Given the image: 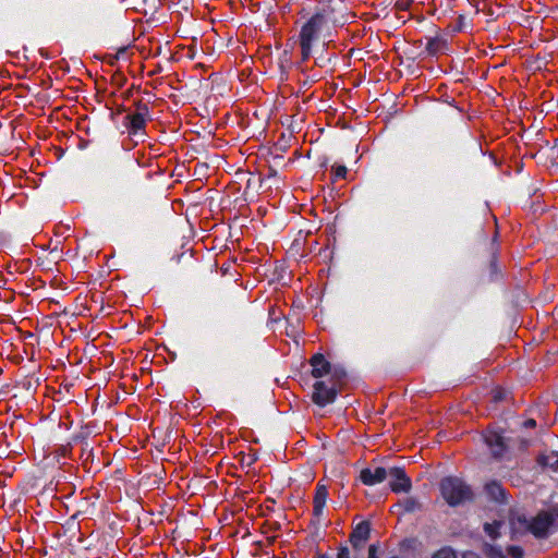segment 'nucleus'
I'll list each match as a JSON object with an SVG mask.
<instances>
[{
	"instance_id": "1",
	"label": "nucleus",
	"mask_w": 558,
	"mask_h": 558,
	"mask_svg": "<svg viewBox=\"0 0 558 558\" xmlns=\"http://www.w3.org/2000/svg\"><path fill=\"white\" fill-rule=\"evenodd\" d=\"M328 28L327 19L324 13H315L301 28L299 43L302 61L312 56L313 46L318 43L320 35Z\"/></svg>"
},
{
	"instance_id": "2",
	"label": "nucleus",
	"mask_w": 558,
	"mask_h": 558,
	"mask_svg": "<svg viewBox=\"0 0 558 558\" xmlns=\"http://www.w3.org/2000/svg\"><path fill=\"white\" fill-rule=\"evenodd\" d=\"M553 523V518L546 512L539 513L532 521L523 515H517L511 519L512 533L525 534L531 532L536 537H544Z\"/></svg>"
},
{
	"instance_id": "3",
	"label": "nucleus",
	"mask_w": 558,
	"mask_h": 558,
	"mask_svg": "<svg viewBox=\"0 0 558 558\" xmlns=\"http://www.w3.org/2000/svg\"><path fill=\"white\" fill-rule=\"evenodd\" d=\"M312 375L318 380L328 377L327 381L348 383V374L343 366L331 364L324 354L316 353L311 360Z\"/></svg>"
},
{
	"instance_id": "4",
	"label": "nucleus",
	"mask_w": 558,
	"mask_h": 558,
	"mask_svg": "<svg viewBox=\"0 0 558 558\" xmlns=\"http://www.w3.org/2000/svg\"><path fill=\"white\" fill-rule=\"evenodd\" d=\"M444 499L450 506H458L472 498V492L460 478L447 477L440 483Z\"/></svg>"
},
{
	"instance_id": "5",
	"label": "nucleus",
	"mask_w": 558,
	"mask_h": 558,
	"mask_svg": "<svg viewBox=\"0 0 558 558\" xmlns=\"http://www.w3.org/2000/svg\"><path fill=\"white\" fill-rule=\"evenodd\" d=\"M322 8L316 13H324L327 23L333 26H343L349 16V3L347 0H320Z\"/></svg>"
},
{
	"instance_id": "6",
	"label": "nucleus",
	"mask_w": 558,
	"mask_h": 558,
	"mask_svg": "<svg viewBox=\"0 0 558 558\" xmlns=\"http://www.w3.org/2000/svg\"><path fill=\"white\" fill-rule=\"evenodd\" d=\"M347 383L327 381L325 379L316 380L313 385L312 400L319 407H325L336 399Z\"/></svg>"
},
{
	"instance_id": "7",
	"label": "nucleus",
	"mask_w": 558,
	"mask_h": 558,
	"mask_svg": "<svg viewBox=\"0 0 558 558\" xmlns=\"http://www.w3.org/2000/svg\"><path fill=\"white\" fill-rule=\"evenodd\" d=\"M149 119V108L146 104L137 102L136 110L133 113H129L124 118V125L129 132V135L136 136L144 132L146 123Z\"/></svg>"
},
{
	"instance_id": "8",
	"label": "nucleus",
	"mask_w": 558,
	"mask_h": 558,
	"mask_svg": "<svg viewBox=\"0 0 558 558\" xmlns=\"http://www.w3.org/2000/svg\"><path fill=\"white\" fill-rule=\"evenodd\" d=\"M327 497H328V489H327V487L324 484L318 483L317 486H316L315 495H314V499H313V519H312V522L315 523V524H319L320 523V518H322L323 512H324V507L326 505Z\"/></svg>"
},
{
	"instance_id": "9",
	"label": "nucleus",
	"mask_w": 558,
	"mask_h": 558,
	"mask_svg": "<svg viewBox=\"0 0 558 558\" xmlns=\"http://www.w3.org/2000/svg\"><path fill=\"white\" fill-rule=\"evenodd\" d=\"M391 477L390 487L395 493H408L411 487V481L400 468H391L388 472Z\"/></svg>"
},
{
	"instance_id": "10",
	"label": "nucleus",
	"mask_w": 558,
	"mask_h": 558,
	"mask_svg": "<svg viewBox=\"0 0 558 558\" xmlns=\"http://www.w3.org/2000/svg\"><path fill=\"white\" fill-rule=\"evenodd\" d=\"M345 469L347 462L344 461H329L326 464V472L329 473L330 480L341 489H343L345 486Z\"/></svg>"
},
{
	"instance_id": "11",
	"label": "nucleus",
	"mask_w": 558,
	"mask_h": 558,
	"mask_svg": "<svg viewBox=\"0 0 558 558\" xmlns=\"http://www.w3.org/2000/svg\"><path fill=\"white\" fill-rule=\"evenodd\" d=\"M348 168L344 163L336 161L330 167V183L332 190L342 187V182L347 180Z\"/></svg>"
},
{
	"instance_id": "12",
	"label": "nucleus",
	"mask_w": 558,
	"mask_h": 558,
	"mask_svg": "<svg viewBox=\"0 0 558 558\" xmlns=\"http://www.w3.org/2000/svg\"><path fill=\"white\" fill-rule=\"evenodd\" d=\"M371 533V523L369 521L360 522L354 531L351 533V544L357 548L363 546V544L368 539Z\"/></svg>"
},
{
	"instance_id": "13",
	"label": "nucleus",
	"mask_w": 558,
	"mask_h": 558,
	"mask_svg": "<svg viewBox=\"0 0 558 558\" xmlns=\"http://www.w3.org/2000/svg\"><path fill=\"white\" fill-rule=\"evenodd\" d=\"M388 472L384 468H376L373 472L369 469H364L361 471L360 478L365 485H374L376 483H381Z\"/></svg>"
},
{
	"instance_id": "14",
	"label": "nucleus",
	"mask_w": 558,
	"mask_h": 558,
	"mask_svg": "<svg viewBox=\"0 0 558 558\" xmlns=\"http://www.w3.org/2000/svg\"><path fill=\"white\" fill-rule=\"evenodd\" d=\"M485 442L492 449L495 457H499L506 450L505 438L498 433H489L485 436Z\"/></svg>"
},
{
	"instance_id": "15",
	"label": "nucleus",
	"mask_w": 558,
	"mask_h": 558,
	"mask_svg": "<svg viewBox=\"0 0 558 558\" xmlns=\"http://www.w3.org/2000/svg\"><path fill=\"white\" fill-rule=\"evenodd\" d=\"M485 490L490 499L498 502H502L505 500V490L497 482L486 484Z\"/></svg>"
},
{
	"instance_id": "16",
	"label": "nucleus",
	"mask_w": 558,
	"mask_h": 558,
	"mask_svg": "<svg viewBox=\"0 0 558 558\" xmlns=\"http://www.w3.org/2000/svg\"><path fill=\"white\" fill-rule=\"evenodd\" d=\"M447 49V43L442 38H429L426 45V50L429 54H437Z\"/></svg>"
},
{
	"instance_id": "17",
	"label": "nucleus",
	"mask_w": 558,
	"mask_h": 558,
	"mask_svg": "<svg viewBox=\"0 0 558 558\" xmlns=\"http://www.w3.org/2000/svg\"><path fill=\"white\" fill-rule=\"evenodd\" d=\"M539 463L544 466L551 469L553 471H558V453L551 452L550 454L543 456L539 458Z\"/></svg>"
},
{
	"instance_id": "18",
	"label": "nucleus",
	"mask_w": 558,
	"mask_h": 558,
	"mask_svg": "<svg viewBox=\"0 0 558 558\" xmlns=\"http://www.w3.org/2000/svg\"><path fill=\"white\" fill-rule=\"evenodd\" d=\"M313 558H333L327 554H316ZM336 558H349V548L347 546H340L336 554Z\"/></svg>"
},
{
	"instance_id": "19",
	"label": "nucleus",
	"mask_w": 558,
	"mask_h": 558,
	"mask_svg": "<svg viewBox=\"0 0 558 558\" xmlns=\"http://www.w3.org/2000/svg\"><path fill=\"white\" fill-rule=\"evenodd\" d=\"M499 526V523L497 522H494V523H485L484 525V530L485 532L492 536L493 538H496L498 536V533H497V529Z\"/></svg>"
},
{
	"instance_id": "20",
	"label": "nucleus",
	"mask_w": 558,
	"mask_h": 558,
	"mask_svg": "<svg viewBox=\"0 0 558 558\" xmlns=\"http://www.w3.org/2000/svg\"><path fill=\"white\" fill-rule=\"evenodd\" d=\"M434 558H457L454 553L450 549H441L434 555Z\"/></svg>"
},
{
	"instance_id": "21",
	"label": "nucleus",
	"mask_w": 558,
	"mask_h": 558,
	"mask_svg": "<svg viewBox=\"0 0 558 558\" xmlns=\"http://www.w3.org/2000/svg\"><path fill=\"white\" fill-rule=\"evenodd\" d=\"M508 553L511 558H523V550L521 547L511 546L509 547Z\"/></svg>"
},
{
	"instance_id": "22",
	"label": "nucleus",
	"mask_w": 558,
	"mask_h": 558,
	"mask_svg": "<svg viewBox=\"0 0 558 558\" xmlns=\"http://www.w3.org/2000/svg\"><path fill=\"white\" fill-rule=\"evenodd\" d=\"M404 508L407 511H414L420 508V504L415 499L409 498L404 501Z\"/></svg>"
},
{
	"instance_id": "23",
	"label": "nucleus",
	"mask_w": 558,
	"mask_h": 558,
	"mask_svg": "<svg viewBox=\"0 0 558 558\" xmlns=\"http://www.w3.org/2000/svg\"><path fill=\"white\" fill-rule=\"evenodd\" d=\"M377 551H378V545L377 544H372L368 547V557L367 558H378Z\"/></svg>"
},
{
	"instance_id": "24",
	"label": "nucleus",
	"mask_w": 558,
	"mask_h": 558,
	"mask_svg": "<svg viewBox=\"0 0 558 558\" xmlns=\"http://www.w3.org/2000/svg\"><path fill=\"white\" fill-rule=\"evenodd\" d=\"M410 2L409 0H398L396 2V7L399 10H405L409 7Z\"/></svg>"
},
{
	"instance_id": "25",
	"label": "nucleus",
	"mask_w": 558,
	"mask_h": 558,
	"mask_svg": "<svg viewBox=\"0 0 558 558\" xmlns=\"http://www.w3.org/2000/svg\"><path fill=\"white\" fill-rule=\"evenodd\" d=\"M536 425V422L533 418H530L524 422L525 427H534Z\"/></svg>"
},
{
	"instance_id": "26",
	"label": "nucleus",
	"mask_w": 558,
	"mask_h": 558,
	"mask_svg": "<svg viewBox=\"0 0 558 558\" xmlns=\"http://www.w3.org/2000/svg\"><path fill=\"white\" fill-rule=\"evenodd\" d=\"M494 399L496 401L501 400V395L499 392H496L495 396H494Z\"/></svg>"
},
{
	"instance_id": "27",
	"label": "nucleus",
	"mask_w": 558,
	"mask_h": 558,
	"mask_svg": "<svg viewBox=\"0 0 558 558\" xmlns=\"http://www.w3.org/2000/svg\"><path fill=\"white\" fill-rule=\"evenodd\" d=\"M464 558H478V557L474 554H468V555H465Z\"/></svg>"
},
{
	"instance_id": "28",
	"label": "nucleus",
	"mask_w": 558,
	"mask_h": 558,
	"mask_svg": "<svg viewBox=\"0 0 558 558\" xmlns=\"http://www.w3.org/2000/svg\"><path fill=\"white\" fill-rule=\"evenodd\" d=\"M390 558H398V557H390Z\"/></svg>"
}]
</instances>
